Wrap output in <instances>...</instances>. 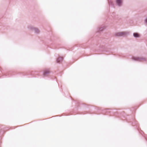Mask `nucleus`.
<instances>
[{"instance_id": "f03ea898", "label": "nucleus", "mask_w": 147, "mask_h": 147, "mask_svg": "<svg viewBox=\"0 0 147 147\" xmlns=\"http://www.w3.org/2000/svg\"><path fill=\"white\" fill-rule=\"evenodd\" d=\"M131 59L132 60L136 61H144L146 60V59L143 57H133Z\"/></svg>"}, {"instance_id": "0eeeda50", "label": "nucleus", "mask_w": 147, "mask_h": 147, "mask_svg": "<svg viewBox=\"0 0 147 147\" xmlns=\"http://www.w3.org/2000/svg\"><path fill=\"white\" fill-rule=\"evenodd\" d=\"M63 58L61 57H59L57 60V63H59L62 61Z\"/></svg>"}, {"instance_id": "7ed1b4c3", "label": "nucleus", "mask_w": 147, "mask_h": 147, "mask_svg": "<svg viewBox=\"0 0 147 147\" xmlns=\"http://www.w3.org/2000/svg\"><path fill=\"white\" fill-rule=\"evenodd\" d=\"M27 28L29 30L32 31L33 30L35 27L32 25H28V26Z\"/></svg>"}, {"instance_id": "f257e3e1", "label": "nucleus", "mask_w": 147, "mask_h": 147, "mask_svg": "<svg viewBox=\"0 0 147 147\" xmlns=\"http://www.w3.org/2000/svg\"><path fill=\"white\" fill-rule=\"evenodd\" d=\"M129 34V32L128 31L121 32L115 33V35L119 37H126Z\"/></svg>"}, {"instance_id": "9d476101", "label": "nucleus", "mask_w": 147, "mask_h": 147, "mask_svg": "<svg viewBox=\"0 0 147 147\" xmlns=\"http://www.w3.org/2000/svg\"><path fill=\"white\" fill-rule=\"evenodd\" d=\"M145 22L146 23H147V18L145 20Z\"/></svg>"}, {"instance_id": "20e7f679", "label": "nucleus", "mask_w": 147, "mask_h": 147, "mask_svg": "<svg viewBox=\"0 0 147 147\" xmlns=\"http://www.w3.org/2000/svg\"><path fill=\"white\" fill-rule=\"evenodd\" d=\"M116 2L118 5L119 6H121V5L122 3V0H116Z\"/></svg>"}, {"instance_id": "1a4fd4ad", "label": "nucleus", "mask_w": 147, "mask_h": 147, "mask_svg": "<svg viewBox=\"0 0 147 147\" xmlns=\"http://www.w3.org/2000/svg\"><path fill=\"white\" fill-rule=\"evenodd\" d=\"M35 33L36 34H38L39 33L40 31L37 28H34L33 30Z\"/></svg>"}, {"instance_id": "423d86ee", "label": "nucleus", "mask_w": 147, "mask_h": 147, "mask_svg": "<svg viewBox=\"0 0 147 147\" xmlns=\"http://www.w3.org/2000/svg\"><path fill=\"white\" fill-rule=\"evenodd\" d=\"M133 35L134 37L135 38H139L140 37V34L137 33H134L133 34Z\"/></svg>"}, {"instance_id": "6e6552de", "label": "nucleus", "mask_w": 147, "mask_h": 147, "mask_svg": "<svg viewBox=\"0 0 147 147\" xmlns=\"http://www.w3.org/2000/svg\"><path fill=\"white\" fill-rule=\"evenodd\" d=\"M106 28V27L104 25H102L101 27L99 28V31H102L103 30L105 29Z\"/></svg>"}, {"instance_id": "39448f33", "label": "nucleus", "mask_w": 147, "mask_h": 147, "mask_svg": "<svg viewBox=\"0 0 147 147\" xmlns=\"http://www.w3.org/2000/svg\"><path fill=\"white\" fill-rule=\"evenodd\" d=\"M49 73V71L48 70H46L43 71V75L44 76H47Z\"/></svg>"}]
</instances>
